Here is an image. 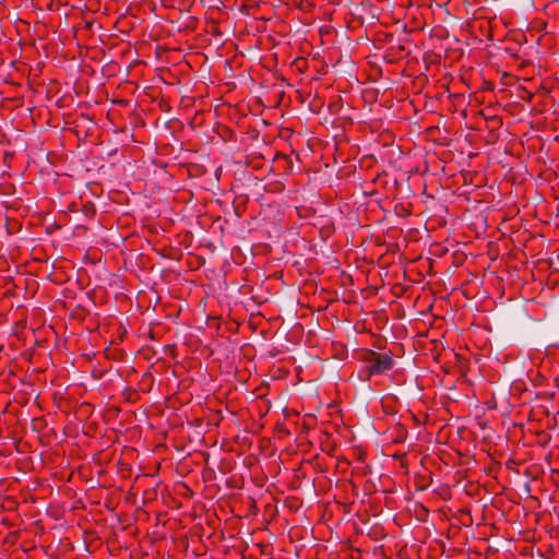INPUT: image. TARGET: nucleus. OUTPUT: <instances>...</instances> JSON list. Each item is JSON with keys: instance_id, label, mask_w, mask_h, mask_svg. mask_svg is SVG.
Listing matches in <instances>:
<instances>
[{"instance_id": "nucleus-1", "label": "nucleus", "mask_w": 559, "mask_h": 559, "mask_svg": "<svg viewBox=\"0 0 559 559\" xmlns=\"http://www.w3.org/2000/svg\"><path fill=\"white\" fill-rule=\"evenodd\" d=\"M371 373H383L393 367V359L388 354H370L368 359Z\"/></svg>"}]
</instances>
